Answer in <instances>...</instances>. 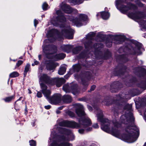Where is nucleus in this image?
Here are the masks:
<instances>
[{"label":"nucleus","instance_id":"32","mask_svg":"<svg viewBox=\"0 0 146 146\" xmlns=\"http://www.w3.org/2000/svg\"><path fill=\"white\" fill-rule=\"evenodd\" d=\"M66 56V54L64 53H60L56 55L55 58L58 59H63Z\"/></svg>","mask_w":146,"mask_h":146},{"label":"nucleus","instance_id":"22","mask_svg":"<svg viewBox=\"0 0 146 146\" xmlns=\"http://www.w3.org/2000/svg\"><path fill=\"white\" fill-rule=\"evenodd\" d=\"M66 70V66L64 65L61 66L58 72V73L59 75H62L64 74Z\"/></svg>","mask_w":146,"mask_h":146},{"label":"nucleus","instance_id":"23","mask_svg":"<svg viewBox=\"0 0 146 146\" xmlns=\"http://www.w3.org/2000/svg\"><path fill=\"white\" fill-rule=\"evenodd\" d=\"M62 100L65 103H69L72 102V98L69 95H65L62 97Z\"/></svg>","mask_w":146,"mask_h":146},{"label":"nucleus","instance_id":"14","mask_svg":"<svg viewBox=\"0 0 146 146\" xmlns=\"http://www.w3.org/2000/svg\"><path fill=\"white\" fill-rule=\"evenodd\" d=\"M128 94H123L117 96V100L115 103L117 106H120V104L119 103L123 101H125L126 99H128Z\"/></svg>","mask_w":146,"mask_h":146},{"label":"nucleus","instance_id":"11","mask_svg":"<svg viewBox=\"0 0 146 146\" xmlns=\"http://www.w3.org/2000/svg\"><path fill=\"white\" fill-rule=\"evenodd\" d=\"M133 43L135 45V47L132 49V54L137 55H140L141 54V50L144 49L142 47V44L136 41H134Z\"/></svg>","mask_w":146,"mask_h":146},{"label":"nucleus","instance_id":"10","mask_svg":"<svg viewBox=\"0 0 146 146\" xmlns=\"http://www.w3.org/2000/svg\"><path fill=\"white\" fill-rule=\"evenodd\" d=\"M43 52L46 54H52L56 52L57 48L54 45H48L42 46Z\"/></svg>","mask_w":146,"mask_h":146},{"label":"nucleus","instance_id":"63","mask_svg":"<svg viewBox=\"0 0 146 146\" xmlns=\"http://www.w3.org/2000/svg\"><path fill=\"white\" fill-rule=\"evenodd\" d=\"M99 14V13H98L97 14V16H98Z\"/></svg>","mask_w":146,"mask_h":146},{"label":"nucleus","instance_id":"48","mask_svg":"<svg viewBox=\"0 0 146 146\" xmlns=\"http://www.w3.org/2000/svg\"><path fill=\"white\" fill-rule=\"evenodd\" d=\"M96 88V86L95 85H93L90 88V91H92L94 90Z\"/></svg>","mask_w":146,"mask_h":146},{"label":"nucleus","instance_id":"31","mask_svg":"<svg viewBox=\"0 0 146 146\" xmlns=\"http://www.w3.org/2000/svg\"><path fill=\"white\" fill-rule=\"evenodd\" d=\"M138 69L137 72L141 73L143 75L145 74L146 73V69L143 68L141 67H138L137 68Z\"/></svg>","mask_w":146,"mask_h":146},{"label":"nucleus","instance_id":"20","mask_svg":"<svg viewBox=\"0 0 146 146\" xmlns=\"http://www.w3.org/2000/svg\"><path fill=\"white\" fill-rule=\"evenodd\" d=\"M115 39L118 42H116L117 43L121 44L125 40V36L122 35H117L115 36Z\"/></svg>","mask_w":146,"mask_h":146},{"label":"nucleus","instance_id":"35","mask_svg":"<svg viewBox=\"0 0 146 146\" xmlns=\"http://www.w3.org/2000/svg\"><path fill=\"white\" fill-rule=\"evenodd\" d=\"M132 108L131 105L129 104H126L124 107V109L125 110H131Z\"/></svg>","mask_w":146,"mask_h":146},{"label":"nucleus","instance_id":"41","mask_svg":"<svg viewBox=\"0 0 146 146\" xmlns=\"http://www.w3.org/2000/svg\"><path fill=\"white\" fill-rule=\"evenodd\" d=\"M103 32H101L98 33V36L100 38H102L104 37L105 35L103 34Z\"/></svg>","mask_w":146,"mask_h":146},{"label":"nucleus","instance_id":"30","mask_svg":"<svg viewBox=\"0 0 146 146\" xmlns=\"http://www.w3.org/2000/svg\"><path fill=\"white\" fill-rule=\"evenodd\" d=\"M70 3L74 5L79 4L82 3L84 0H68Z\"/></svg>","mask_w":146,"mask_h":146},{"label":"nucleus","instance_id":"55","mask_svg":"<svg viewBox=\"0 0 146 146\" xmlns=\"http://www.w3.org/2000/svg\"><path fill=\"white\" fill-rule=\"evenodd\" d=\"M41 55L40 54L38 55V59H39V60H41Z\"/></svg>","mask_w":146,"mask_h":146},{"label":"nucleus","instance_id":"37","mask_svg":"<svg viewBox=\"0 0 146 146\" xmlns=\"http://www.w3.org/2000/svg\"><path fill=\"white\" fill-rule=\"evenodd\" d=\"M110 100L108 98H106L103 101V102L106 105H108L110 104Z\"/></svg>","mask_w":146,"mask_h":146},{"label":"nucleus","instance_id":"24","mask_svg":"<svg viewBox=\"0 0 146 146\" xmlns=\"http://www.w3.org/2000/svg\"><path fill=\"white\" fill-rule=\"evenodd\" d=\"M56 66L55 64L53 62H50L46 65V69L49 70H53L56 68Z\"/></svg>","mask_w":146,"mask_h":146},{"label":"nucleus","instance_id":"45","mask_svg":"<svg viewBox=\"0 0 146 146\" xmlns=\"http://www.w3.org/2000/svg\"><path fill=\"white\" fill-rule=\"evenodd\" d=\"M42 96V95L41 93L40 92H38L37 94V96L38 98H41Z\"/></svg>","mask_w":146,"mask_h":146},{"label":"nucleus","instance_id":"19","mask_svg":"<svg viewBox=\"0 0 146 146\" xmlns=\"http://www.w3.org/2000/svg\"><path fill=\"white\" fill-rule=\"evenodd\" d=\"M117 68H116L114 71V74L115 76H121L124 74V72H125L126 69V67L125 66L122 65L121 68L119 69L118 71H117Z\"/></svg>","mask_w":146,"mask_h":146},{"label":"nucleus","instance_id":"52","mask_svg":"<svg viewBox=\"0 0 146 146\" xmlns=\"http://www.w3.org/2000/svg\"><path fill=\"white\" fill-rule=\"evenodd\" d=\"M88 108L90 111H92V108L90 106L88 105L87 106Z\"/></svg>","mask_w":146,"mask_h":146},{"label":"nucleus","instance_id":"53","mask_svg":"<svg viewBox=\"0 0 146 146\" xmlns=\"http://www.w3.org/2000/svg\"><path fill=\"white\" fill-rule=\"evenodd\" d=\"M64 107V106H60L58 108V109L59 110H61Z\"/></svg>","mask_w":146,"mask_h":146},{"label":"nucleus","instance_id":"39","mask_svg":"<svg viewBox=\"0 0 146 146\" xmlns=\"http://www.w3.org/2000/svg\"><path fill=\"white\" fill-rule=\"evenodd\" d=\"M30 145L31 146H36V143L35 141L33 140H31L29 141Z\"/></svg>","mask_w":146,"mask_h":146},{"label":"nucleus","instance_id":"5","mask_svg":"<svg viewBox=\"0 0 146 146\" xmlns=\"http://www.w3.org/2000/svg\"><path fill=\"white\" fill-rule=\"evenodd\" d=\"M40 85L42 92L50 103L56 104L60 102L61 98L60 94H55L50 97V96L51 94L50 90H48L47 86L44 83H40Z\"/></svg>","mask_w":146,"mask_h":146},{"label":"nucleus","instance_id":"51","mask_svg":"<svg viewBox=\"0 0 146 146\" xmlns=\"http://www.w3.org/2000/svg\"><path fill=\"white\" fill-rule=\"evenodd\" d=\"M45 108L47 110L51 108V106L50 105L46 106H44Z\"/></svg>","mask_w":146,"mask_h":146},{"label":"nucleus","instance_id":"34","mask_svg":"<svg viewBox=\"0 0 146 146\" xmlns=\"http://www.w3.org/2000/svg\"><path fill=\"white\" fill-rule=\"evenodd\" d=\"M19 75V73L16 72H14L11 73L9 75L10 77L13 78L18 76Z\"/></svg>","mask_w":146,"mask_h":146},{"label":"nucleus","instance_id":"61","mask_svg":"<svg viewBox=\"0 0 146 146\" xmlns=\"http://www.w3.org/2000/svg\"><path fill=\"white\" fill-rule=\"evenodd\" d=\"M143 146H146V142L145 143V144Z\"/></svg>","mask_w":146,"mask_h":146},{"label":"nucleus","instance_id":"60","mask_svg":"<svg viewBox=\"0 0 146 146\" xmlns=\"http://www.w3.org/2000/svg\"><path fill=\"white\" fill-rule=\"evenodd\" d=\"M98 44H94V46H95V45H96L97 46V45H98ZM94 47H95V46H94Z\"/></svg>","mask_w":146,"mask_h":146},{"label":"nucleus","instance_id":"21","mask_svg":"<svg viewBox=\"0 0 146 146\" xmlns=\"http://www.w3.org/2000/svg\"><path fill=\"white\" fill-rule=\"evenodd\" d=\"M72 68V69L70 71V74H72L75 72H78L81 68V66L79 64H76L73 65Z\"/></svg>","mask_w":146,"mask_h":146},{"label":"nucleus","instance_id":"64","mask_svg":"<svg viewBox=\"0 0 146 146\" xmlns=\"http://www.w3.org/2000/svg\"><path fill=\"white\" fill-rule=\"evenodd\" d=\"M105 58V57H104V59H106V58Z\"/></svg>","mask_w":146,"mask_h":146},{"label":"nucleus","instance_id":"50","mask_svg":"<svg viewBox=\"0 0 146 146\" xmlns=\"http://www.w3.org/2000/svg\"><path fill=\"white\" fill-rule=\"evenodd\" d=\"M43 69V67L42 66H40V67L39 68L38 71H39V72H41L42 71Z\"/></svg>","mask_w":146,"mask_h":146},{"label":"nucleus","instance_id":"8","mask_svg":"<svg viewBox=\"0 0 146 146\" xmlns=\"http://www.w3.org/2000/svg\"><path fill=\"white\" fill-rule=\"evenodd\" d=\"M56 14L57 16L56 17H54L51 22L54 26H58L59 25L60 23L65 22L66 19L63 13L60 10L56 11Z\"/></svg>","mask_w":146,"mask_h":146},{"label":"nucleus","instance_id":"15","mask_svg":"<svg viewBox=\"0 0 146 146\" xmlns=\"http://www.w3.org/2000/svg\"><path fill=\"white\" fill-rule=\"evenodd\" d=\"M120 83L119 81L113 82L110 85V90L112 92H117L120 87Z\"/></svg>","mask_w":146,"mask_h":146},{"label":"nucleus","instance_id":"38","mask_svg":"<svg viewBox=\"0 0 146 146\" xmlns=\"http://www.w3.org/2000/svg\"><path fill=\"white\" fill-rule=\"evenodd\" d=\"M48 5L46 3H43L42 5V8L43 10L46 11L48 9Z\"/></svg>","mask_w":146,"mask_h":146},{"label":"nucleus","instance_id":"9","mask_svg":"<svg viewBox=\"0 0 146 146\" xmlns=\"http://www.w3.org/2000/svg\"><path fill=\"white\" fill-rule=\"evenodd\" d=\"M74 31L71 29L70 27L68 26L64 27L62 30V35L68 39H72L73 38V35Z\"/></svg>","mask_w":146,"mask_h":146},{"label":"nucleus","instance_id":"36","mask_svg":"<svg viewBox=\"0 0 146 146\" xmlns=\"http://www.w3.org/2000/svg\"><path fill=\"white\" fill-rule=\"evenodd\" d=\"M66 113L71 117H73L75 116L74 113L70 111H68L66 112Z\"/></svg>","mask_w":146,"mask_h":146},{"label":"nucleus","instance_id":"54","mask_svg":"<svg viewBox=\"0 0 146 146\" xmlns=\"http://www.w3.org/2000/svg\"><path fill=\"white\" fill-rule=\"evenodd\" d=\"M59 110H58V109L56 110V113L57 114H59L60 113V111Z\"/></svg>","mask_w":146,"mask_h":146},{"label":"nucleus","instance_id":"33","mask_svg":"<svg viewBox=\"0 0 146 146\" xmlns=\"http://www.w3.org/2000/svg\"><path fill=\"white\" fill-rule=\"evenodd\" d=\"M15 98V96H12L10 97H6L5 98L3 99L5 102H10L12 100L14 99Z\"/></svg>","mask_w":146,"mask_h":146},{"label":"nucleus","instance_id":"62","mask_svg":"<svg viewBox=\"0 0 146 146\" xmlns=\"http://www.w3.org/2000/svg\"><path fill=\"white\" fill-rule=\"evenodd\" d=\"M19 58L20 59H23V57H20Z\"/></svg>","mask_w":146,"mask_h":146},{"label":"nucleus","instance_id":"1","mask_svg":"<svg viewBox=\"0 0 146 146\" xmlns=\"http://www.w3.org/2000/svg\"><path fill=\"white\" fill-rule=\"evenodd\" d=\"M74 106L75 108L76 113L78 116L84 117L79 120V124L74 121L63 120L59 123V125L74 128H82L78 130V132L80 134L84 133L91 131L92 128L90 126L92 123L90 119L86 116L83 106L79 104H76L74 105Z\"/></svg>","mask_w":146,"mask_h":146},{"label":"nucleus","instance_id":"25","mask_svg":"<svg viewBox=\"0 0 146 146\" xmlns=\"http://www.w3.org/2000/svg\"><path fill=\"white\" fill-rule=\"evenodd\" d=\"M100 14L102 19L105 20L108 19L110 16V14L108 12L103 11Z\"/></svg>","mask_w":146,"mask_h":146},{"label":"nucleus","instance_id":"27","mask_svg":"<svg viewBox=\"0 0 146 146\" xmlns=\"http://www.w3.org/2000/svg\"><path fill=\"white\" fill-rule=\"evenodd\" d=\"M30 65L29 64H27L25 68L24 72V75L25 77L26 76L28 72H30Z\"/></svg>","mask_w":146,"mask_h":146},{"label":"nucleus","instance_id":"29","mask_svg":"<svg viewBox=\"0 0 146 146\" xmlns=\"http://www.w3.org/2000/svg\"><path fill=\"white\" fill-rule=\"evenodd\" d=\"M144 77H145V80L140 83L139 86L143 89L145 90L146 89V76Z\"/></svg>","mask_w":146,"mask_h":146},{"label":"nucleus","instance_id":"47","mask_svg":"<svg viewBox=\"0 0 146 146\" xmlns=\"http://www.w3.org/2000/svg\"><path fill=\"white\" fill-rule=\"evenodd\" d=\"M34 25L35 27H36V25L38 24V20H36V19H35L34 20Z\"/></svg>","mask_w":146,"mask_h":146},{"label":"nucleus","instance_id":"42","mask_svg":"<svg viewBox=\"0 0 146 146\" xmlns=\"http://www.w3.org/2000/svg\"><path fill=\"white\" fill-rule=\"evenodd\" d=\"M23 63V61L21 60H19L16 64V66L17 67H19Z\"/></svg>","mask_w":146,"mask_h":146},{"label":"nucleus","instance_id":"44","mask_svg":"<svg viewBox=\"0 0 146 146\" xmlns=\"http://www.w3.org/2000/svg\"><path fill=\"white\" fill-rule=\"evenodd\" d=\"M39 64V62L38 61L35 60H34V63L32 64V65L33 66H34L35 65H37Z\"/></svg>","mask_w":146,"mask_h":146},{"label":"nucleus","instance_id":"4","mask_svg":"<svg viewBox=\"0 0 146 146\" xmlns=\"http://www.w3.org/2000/svg\"><path fill=\"white\" fill-rule=\"evenodd\" d=\"M91 104L95 109V112L96 113L98 120L101 122V128L104 131L110 133L113 135L117 137L119 135V131L117 129L121 126L120 123H118L116 120L113 121V124L114 128L113 127L110 128L111 121L108 119L103 117V113L101 110L98 107L95 106L94 102H91Z\"/></svg>","mask_w":146,"mask_h":146},{"label":"nucleus","instance_id":"43","mask_svg":"<svg viewBox=\"0 0 146 146\" xmlns=\"http://www.w3.org/2000/svg\"><path fill=\"white\" fill-rule=\"evenodd\" d=\"M80 56L82 58H85L86 57V54L84 52H82L80 54Z\"/></svg>","mask_w":146,"mask_h":146},{"label":"nucleus","instance_id":"6","mask_svg":"<svg viewBox=\"0 0 146 146\" xmlns=\"http://www.w3.org/2000/svg\"><path fill=\"white\" fill-rule=\"evenodd\" d=\"M39 80L42 82L51 85L56 84L57 87H59L66 82L63 78H50L47 74H43L39 77Z\"/></svg>","mask_w":146,"mask_h":146},{"label":"nucleus","instance_id":"7","mask_svg":"<svg viewBox=\"0 0 146 146\" xmlns=\"http://www.w3.org/2000/svg\"><path fill=\"white\" fill-rule=\"evenodd\" d=\"M78 18H74L71 16H69L68 19L74 23L76 26L79 27L83 25H86L87 20V16L83 14H80L78 15Z\"/></svg>","mask_w":146,"mask_h":146},{"label":"nucleus","instance_id":"59","mask_svg":"<svg viewBox=\"0 0 146 146\" xmlns=\"http://www.w3.org/2000/svg\"><path fill=\"white\" fill-rule=\"evenodd\" d=\"M125 84H126V85L127 86H130V85L128 84H127L126 83H125Z\"/></svg>","mask_w":146,"mask_h":146},{"label":"nucleus","instance_id":"17","mask_svg":"<svg viewBox=\"0 0 146 146\" xmlns=\"http://www.w3.org/2000/svg\"><path fill=\"white\" fill-rule=\"evenodd\" d=\"M85 79H82V82L83 85L85 87H87L89 83L88 80L90 79L91 75V74L89 72H86L85 73Z\"/></svg>","mask_w":146,"mask_h":146},{"label":"nucleus","instance_id":"49","mask_svg":"<svg viewBox=\"0 0 146 146\" xmlns=\"http://www.w3.org/2000/svg\"><path fill=\"white\" fill-rule=\"evenodd\" d=\"M93 127L94 128H98L99 127V126L97 123H96L93 125Z\"/></svg>","mask_w":146,"mask_h":146},{"label":"nucleus","instance_id":"3","mask_svg":"<svg viewBox=\"0 0 146 146\" xmlns=\"http://www.w3.org/2000/svg\"><path fill=\"white\" fill-rule=\"evenodd\" d=\"M120 120L122 123L126 125V133L123 135L124 139L129 143L136 141L139 136V129L135 125L133 114L130 112L127 116L122 115Z\"/></svg>","mask_w":146,"mask_h":146},{"label":"nucleus","instance_id":"12","mask_svg":"<svg viewBox=\"0 0 146 146\" xmlns=\"http://www.w3.org/2000/svg\"><path fill=\"white\" fill-rule=\"evenodd\" d=\"M62 9L65 13H70L72 12L77 13V11L76 9H72L70 7L64 2H62L60 5Z\"/></svg>","mask_w":146,"mask_h":146},{"label":"nucleus","instance_id":"28","mask_svg":"<svg viewBox=\"0 0 146 146\" xmlns=\"http://www.w3.org/2000/svg\"><path fill=\"white\" fill-rule=\"evenodd\" d=\"M82 49V47L81 46H78L76 48L72 49V51L74 54H77Z\"/></svg>","mask_w":146,"mask_h":146},{"label":"nucleus","instance_id":"56","mask_svg":"<svg viewBox=\"0 0 146 146\" xmlns=\"http://www.w3.org/2000/svg\"><path fill=\"white\" fill-rule=\"evenodd\" d=\"M28 90L29 91V94H31L32 92H31V91L30 90V89H28Z\"/></svg>","mask_w":146,"mask_h":146},{"label":"nucleus","instance_id":"2","mask_svg":"<svg viewBox=\"0 0 146 146\" xmlns=\"http://www.w3.org/2000/svg\"><path fill=\"white\" fill-rule=\"evenodd\" d=\"M125 1V0H117L116 1L117 8L123 13H126L129 10L132 11V12L129 13L128 14V16L138 22L142 30L146 31V21L142 19L144 15L142 13L137 11V7L131 3H129L127 6L124 5Z\"/></svg>","mask_w":146,"mask_h":146},{"label":"nucleus","instance_id":"40","mask_svg":"<svg viewBox=\"0 0 146 146\" xmlns=\"http://www.w3.org/2000/svg\"><path fill=\"white\" fill-rule=\"evenodd\" d=\"M106 46L108 47H111L112 44V43L111 42H108L107 41L106 42Z\"/></svg>","mask_w":146,"mask_h":146},{"label":"nucleus","instance_id":"16","mask_svg":"<svg viewBox=\"0 0 146 146\" xmlns=\"http://www.w3.org/2000/svg\"><path fill=\"white\" fill-rule=\"evenodd\" d=\"M63 90L66 92H70V91H75L76 90V85L71 86L68 84H66L64 85L62 88Z\"/></svg>","mask_w":146,"mask_h":146},{"label":"nucleus","instance_id":"58","mask_svg":"<svg viewBox=\"0 0 146 146\" xmlns=\"http://www.w3.org/2000/svg\"><path fill=\"white\" fill-rule=\"evenodd\" d=\"M114 113L115 115V113H117V112L115 111H114Z\"/></svg>","mask_w":146,"mask_h":146},{"label":"nucleus","instance_id":"13","mask_svg":"<svg viewBox=\"0 0 146 146\" xmlns=\"http://www.w3.org/2000/svg\"><path fill=\"white\" fill-rule=\"evenodd\" d=\"M95 34L94 32H90L86 36V39L88 40H89V42L88 43L86 42L84 43V44L86 48L88 49L91 47L92 45L91 40L94 39Z\"/></svg>","mask_w":146,"mask_h":146},{"label":"nucleus","instance_id":"18","mask_svg":"<svg viewBox=\"0 0 146 146\" xmlns=\"http://www.w3.org/2000/svg\"><path fill=\"white\" fill-rule=\"evenodd\" d=\"M72 48V46L69 45H63L60 48V50L67 53L70 52Z\"/></svg>","mask_w":146,"mask_h":146},{"label":"nucleus","instance_id":"57","mask_svg":"<svg viewBox=\"0 0 146 146\" xmlns=\"http://www.w3.org/2000/svg\"><path fill=\"white\" fill-rule=\"evenodd\" d=\"M32 125L33 126H35V122H33V123Z\"/></svg>","mask_w":146,"mask_h":146},{"label":"nucleus","instance_id":"46","mask_svg":"<svg viewBox=\"0 0 146 146\" xmlns=\"http://www.w3.org/2000/svg\"><path fill=\"white\" fill-rule=\"evenodd\" d=\"M122 60L123 61H124V62H125L127 61L128 58L126 56H125L123 57H122Z\"/></svg>","mask_w":146,"mask_h":146},{"label":"nucleus","instance_id":"26","mask_svg":"<svg viewBox=\"0 0 146 146\" xmlns=\"http://www.w3.org/2000/svg\"><path fill=\"white\" fill-rule=\"evenodd\" d=\"M57 30L54 29H52L49 31L47 35L48 37H50L51 38H53L54 35V32H57Z\"/></svg>","mask_w":146,"mask_h":146}]
</instances>
